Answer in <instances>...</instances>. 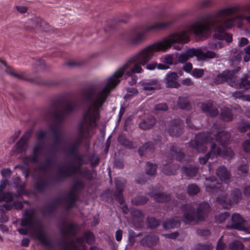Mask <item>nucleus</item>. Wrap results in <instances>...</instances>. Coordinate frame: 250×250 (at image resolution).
<instances>
[{
	"mask_svg": "<svg viewBox=\"0 0 250 250\" xmlns=\"http://www.w3.org/2000/svg\"><path fill=\"white\" fill-rule=\"evenodd\" d=\"M202 109L207 115L213 117L217 115L219 113L217 108L213 107L212 104L210 103L202 104Z\"/></svg>",
	"mask_w": 250,
	"mask_h": 250,
	"instance_id": "a211bd4d",
	"label": "nucleus"
},
{
	"mask_svg": "<svg viewBox=\"0 0 250 250\" xmlns=\"http://www.w3.org/2000/svg\"><path fill=\"white\" fill-rule=\"evenodd\" d=\"M84 236L87 243L91 244L94 242V237L93 234L91 232L89 231L85 232Z\"/></svg>",
	"mask_w": 250,
	"mask_h": 250,
	"instance_id": "ea45409f",
	"label": "nucleus"
},
{
	"mask_svg": "<svg viewBox=\"0 0 250 250\" xmlns=\"http://www.w3.org/2000/svg\"><path fill=\"white\" fill-rule=\"evenodd\" d=\"M13 199V195L9 192L0 193V201H4L6 202H10Z\"/></svg>",
	"mask_w": 250,
	"mask_h": 250,
	"instance_id": "f704fd0d",
	"label": "nucleus"
},
{
	"mask_svg": "<svg viewBox=\"0 0 250 250\" xmlns=\"http://www.w3.org/2000/svg\"><path fill=\"white\" fill-rule=\"evenodd\" d=\"M221 118L225 121H230L232 120V115L229 109L225 108L222 109L221 113Z\"/></svg>",
	"mask_w": 250,
	"mask_h": 250,
	"instance_id": "cd10ccee",
	"label": "nucleus"
},
{
	"mask_svg": "<svg viewBox=\"0 0 250 250\" xmlns=\"http://www.w3.org/2000/svg\"><path fill=\"white\" fill-rule=\"evenodd\" d=\"M75 108V105L73 103L68 102L65 103L62 109L61 114L63 115L67 114L73 111Z\"/></svg>",
	"mask_w": 250,
	"mask_h": 250,
	"instance_id": "c85d7f7f",
	"label": "nucleus"
},
{
	"mask_svg": "<svg viewBox=\"0 0 250 250\" xmlns=\"http://www.w3.org/2000/svg\"><path fill=\"white\" fill-rule=\"evenodd\" d=\"M16 8L17 11L21 13H25L27 11V7L24 6H17Z\"/></svg>",
	"mask_w": 250,
	"mask_h": 250,
	"instance_id": "e2e57ef3",
	"label": "nucleus"
},
{
	"mask_svg": "<svg viewBox=\"0 0 250 250\" xmlns=\"http://www.w3.org/2000/svg\"><path fill=\"white\" fill-rule=\"evenodd\" d=\"M192 68V64L189 62L186 63L183 65V69L187 72H190Z\"/></svg>",
	"mask_w": 250,
	"mask_h": 250,
	"instance_id": "052dcab7",
	"label": "nucleus"
},
{
	"mask_svg": "<svg viewBox=\"0 0 250 250\" xmlns=\"http://www.w3.org/2000/svg\"><path fill=\"white\" fill-rule=\"evenodd\" d=\"M31 135V131L26 132L21 138L20 140L16 144V148L18 152L25 151L27 148V142Z\"/></svg>",
	"mask_w": 250,
	"mask_h": 250,
	"instance_id": "f8f14e48",
	"label": "nucleus"
},
{
	"mask_svg": "<svg viewBox=\"0 0 250 250\" xmlns=\"http://www.w3.org/2000/svg\"><path fill=\"white\" fill-rule=\"evenodd\" d=\"M0 64L3 65L6 68V73L10 75V76L16 77L19 79H22L23 78V76L22 74H20L18 73L16 71L13 70L11 68H9L8 67H7V64L4 62L0 60ZM0 66H1L0 65Z\"/></svg>",
	"mask_w": 250,
	"mask_h": 250,
	"instance_id": "5701e85b",
	"label": "nucleus"
},
{
	"mask_svg": "<svg viewBox=\"0 0 250 250\" xmlns=\"http://www.w3.org/2000/svg\"><path fill=\"white\" fill-rule=\"evenodd\" d=\"M244 150L247 152H250V141L249 140L245 141L243 145Z\"/></svg>",
	"mask_w": 250,
	"mask_h": 250,
	"instance_id": "5fc2aeb1",
	"label": "nucleus"
},
{
	"mask_svg": "<svg viewBox=\"0 0 250 250\" xmlns=\"http://www.w3.org/2000/svg\"><path fill=\"white\" fill-rule=\"evenodd\" d=\"M181 122L179 120L173 121L169 125L168 132L171 136H178L182 133Z\"/></svg>",
	"mask_w": 250,
	"mask_h": 250,
	"instance_id": "2eb2a0df",
	"label": "nucleus"
},
{
	"mask_svg": "<svg viewBox=\"0 0 250 250\" xmlns=\"http://www.w3.org/2000/svg\"><path fill=\"white\" fill-rule=\"evenodd\" d=\"M175 21L174 19H168L146 25L143 31H135L132 33L127 39V44L129 46L138 45L146 39V34L147 32L168 28L172 26Z\"/></svg>",
	"mask_w": 250,
	"mask_h": 250,
	"instance_id": "20e7f679",
	"label": "nucleus"
},
{
	"mask_svg": "<svg viewBox=\"0 0 250 250\" xmlns=\"http://www.w3.org/2000/svg\"><path fill=\"white\" fill-rule=\"evenodd\" d=\"M43 148L42 146L38 145L36 146L33 150V155L30 158V161L32 162H35L37 161L39 156L42 153Z\"/></svg>",
	"mask_w": 250,
	"mask_h": 250,
	"instance_id": "393cba45",
	"label": "nucleus"
},
{
	"mask_svg": "<svg viewBox=\"0 0 250 250\" xmlns=\"http://www.w3.org/2000/svg\"><path fill=\"white\" fill-rule=\"evenodd\" d=\"M159 241L158 237L155 235H151L143 238L140 243L142 245L151 247L156 245Z\"/></svg>",
	"mask_w": 250,
	"mask_h": 250,
	"instance_id": "aec40b11",
	"label": "nucleus"
},
{
	"mask_svg": "<svg viewBox=\"0 0 250 250\" xmlns=\"http://www.w3.org/2000/svg\"><path fill=\"white\" fill-rule=\"evenodd\" d=\"M209 46L211 49H218L223 47L222 43L220 41H214L208 43Z\"/></svg>",
	"mask_w": 250,
	"mask_h": 250,
	"instance_id": "79ce46f5",
	"label": "nucleus"
},
{
	"mask_svg": "<svg viewBox=\"0 0 250 250\" xmlns=\"http://www.w3.org/2000/svg\"><path fill=\"white\" fill-rule=\"evenodd\" d=\"M228 217V213L226 212H225L216 216L215 217V221L218 223H221L224 222Z\"/></svg>",
	"mask_w": 250,
	"mask_h": 250,
	"instance_id": "4c0bfd02",
	"label": "nucleus"
},
{
	"mask_svg": "<svg viewBox=\"0 0 250 250\" xmlns=\"http://www.w3.org/2000/svg\"><path fill=\"white\" fill-rule=\"evenodd\" d=\"M156 110L165 111L167 109V106L165 103L158 104L155 106Z\"/></svg>",
	"mask_w": 250,
	"mask_h": 250,
	"instance_id": "09e8293b",
	"label": "nucleus"
},
{
	"mask_svg": "<svg viewBox=\"0 0 250 250\" xmlns=\"http://www.w3.org/2000/svg\"><path fill=\"white\" fill-rule=\"evenodd\" d=\"M182 99H180L178 102V105L181 109H187L188 108L189 104L187 102L184 101L183 103L182 102Z\"/></svg>",
	"mask_w": 250,
	"mask_h": 250,
	"instance_id": "603ef678",
	"label": "nucleus"
},
{
	"mask_svg": "<svg viewBox=\"0 0 250 250\" xmlns=\"http://www.w3.org/2000/svg\"><path fill=\"white\" fill-rule=\"evenodd\" d=\"M216 174L221 181L225 183H228L229 181L230 174L225 167H219L216 170Z\"/></svg>",
	"mask_w": 250,
	"mask_h": 250,
	"instance_id": "412c9836",
	"label": "nucleus"
},
{
	"mask_svg": "<svg viewBox=\"0 0 250 250\" xmlns=\"http://www.w3.org/2000/svg\"><path fill=\"white\" fill-rule=\"evenodd\" d=\"M12 174V171L9 168L3 169L1 171V174L3 177H10Z\"/></svg>",
	"mask_w": 250,
	"mask_h": 250,
	"instance_id": "8fccbe9b",
	"label": "nucleus"
},
{
	"mask_svg": "<svg viewBox=\"0 0 250 250\" xmlns=\"http://www.w3.org/2000/svg\"><path fill=\"white\" fill-rule=\"evenodd\" d=\"M23 206L22 203L20 201H17L13 203V207L16 209H21Z\"/></svg>",
	"mask_w": 250,
	"mask_h": 250,
	"instance_id": "69168bd1",
	"label": "nucleus"
},
{
	"mask_svg": "<svg viewBox=\"0 0 250 250\" xmlns=\"http://www.w3.org/2000/svg\"><path fill=\"white\" fill-rule=\"evenodd\" d=\"M180 220L177 218L169 220L165 222L163 224L164 228L166 229H169L178 227L180 226Z\"/></svg>",
	"mask_w": 250,
	"mask_h": 250,
	"instance_id": "4be33fe9",
	"label": "nucleus"
},
{
	"mask_svg": "<svg viewBox=\"0 0 250 250\" xmlns=\"http://www.w3.org/2000/svg\"><path fill=\"white\" fill-rule=\"evenodd\" d=\"M237 94H240V92H234L233 93V96L235 98L240 99L244 101H249L250 102V95H243L242 96H237Z\"/></svg>",
	"mask_w": 250,
	"mask_h": 250,
	"instance_id": "37998d69",
	"label": "nucleus"
},
{
	"mask_svg": "<svg viewBox=\"0 0 250 250\" xmlns=\"http://www.w3.org/2000/svg\"><path fill=\"white\" fill-rule=\"evenodd\" d=\"M8 184V181L6 179L0 181V193H1L6 186Z\"/></svg>",
	"mask_w": 250,
	"mask_h": 250,
	"instance_id": "13d9d810",
	"label": "nucleus"
},
{
	"mask_svg": "<svg viewBox=\"0 0 250 250\" xmlns=\"http://www.w3.org/2000/svg\"><path fill=\"white\" fill-rule=\"evenodd\" d=\"M249 43L248 40L246 38H242L239 42V46L243 47Z\"/></svg>",
	"mask_w": 250,
	"mask_h": 250,
	"instance_id": "0e129e2a",
	"label": "nucleus"
},
{
	"mask_svg": "<svg viewBox=\"0 0 250 250\" xmlns=\"http://www.w3.org/2000/svg\"><path fill=\"white\" fill-rule=\"evenodd\" d=\"M230 250H244L243 245L239 241H234L229 244Z\"/></svg>",
	"mask_w": 250,
	"mask_h": 250,
	"instance_id": "c9c22d12",
	"label": "nucleus"
},
{
	"mask_svg": "<svg viewBox=\"0 0 250 250\" xmlns=\"http://www.w3.org/2000/svg\"><path fill=\"white\" fill-rule=\"evenodd\" d=\"M230 138L229 134L220 131L219 129L213 127L211 132L200 133L196 135L195 145L193 147L199 152H204L208 147H210L209 152L203 157L199 158L201 164H205L209 158H213L220 156L225 158L230 159L234 156V153L231 149L228 148L223 151L214 144V142L224 147L228 143Z\"/></svg>",
	"mask_w": 250,
	"mask_h": 250,
	"instance_id": "7ed1b4c3",
	"label": "nucleus"
},
{
	"mask_svg": "<svg viewBox=\"0 0 250 250\" xmlns=\"http://www.w3.org/2000/svg\"><path fill=\"white\" fill-rule=\"evenodd\" d=\"M239 130L241 132H245L248 129H250V124L248 123H245L242 126H239L238 127Z\"/></svg>",
	"mask_w": 250,
	"mask_h": 250,
	"instance_id": "4d7b16f0",
	"label": "nucleus"
},
{
	"mask_svg": "<svg viewBox=\"0 0 250 250\" xmlns=\"http://www.w3.org/2000/svg\"><path fill=\"white\" fill-rule=\"evenodd\" d=\"M66 250H87L83 239L79 238L76 241H72L69 243L66 247Z\"/></svg>",
	"mask_w": 250,
	"mask_h": 250,
	"instance_id": "4468645a",
	"label": "nucleus"
},
{
	"mask_svg": "<svg viewBox=\"0 0 250 250\" xmlns=\"http://www.w3.org/2000/svg\"><path fill=\"white\" fill-rule=\"evenodd\" d=\"M242 57V52L240 51H236L230 61V65L232 66L238 65L241 61Z\"/></svg>",
	"mask_w": 250,
	"mask_h": 250,
	"instance_id": "a878e982",
	"label": "nucleus"
},
{
	"mask_svg": "<svg viewBox=\"0 0 250 250\" xmlns=\"http://www.w3.org/2000/svg\"><path fill=\"white\" fill-rule=\"evenodd\" d=\"M189 41L188 32L182 31L169 34L162 40L147 46L131 56L127 62L106 80L104 87L100 91H91L87 97L89 106L84 112L83 120L79 127V136L81 138L89 136L90 127L96 126L99 119V112L111 91L113 89L125 75V78L132 74L144 72L142 66L146 65L148 70H153L157 67L156 62H148L155 53L166 52L175 43L185 44Z\"/></svg>",
	"mask_w": 250,
	"mask_h": 250,
	"instance_id": "f257e3e1",
	"label": "nucleus"
},
{
	"mask_svg": "<svg viewBox=\"0 0 250 250\" xmlns=\"http://www.w3.org/2000/svg\"><path fill=\"white\" fill-rule=\"evenodd\" d=\"M184 211L183 221L188 223L193 221H201L207 216L209 211V206L207 203H202L200 204L196 212V218L193 208L189 205H185L182 207Z\"/></svg>",
	"mask_w": 250,
	"mask_h": 250,
	"instance_id": "39448f33",
	"label": "nucleus"
},
{
	"mask_svg": "<svg viewBox=\"0 0 250 250\" xmlns=\"http://www.w3.org/2000/svg\"><path fill=\"white\" fill-rule=\"evenodd\" d=\"M155 123V119L151 117L141 122L139 124V126L142 129H147L152 127L154 125Z\"/></svg>",
	"mask_w": 250,
	"mask_h": 250,
	"instance_id": "b1692460",
	"label": "nucleus"
},
{
	"mask_svg": "<svg viewBox=\"0 0 250 250\" xmlns=\"http://www.w3.org/2000/svg\"><path fill=\"white\" fill-rule=\"evenodd\" d=\"M189 59L187 53L185 52L181 54L178 56V61L180 62L184 63L185 62Z\"/></svg>",
	"mask_w": 250,
	"mask_h": 250,
	"instance_id": "de8ad7c7",
	"label": "nucleus"
},
{
	"mask_svg": "<svg viewBox=\"0 0 250 250\" xmlns=\"http://www.w3.org/2000/svg\"><path fill=\"white\" fill-rule=\"evenodd\" d=\"M32 236L39 240L43 245H49V241L44 231L41 229H35L31 234Z\"/></svg>",
	"mask_w": 250,
	"mask_h": 250,
	"instance_id": "dca6fc26",
	"label": "nucleus"
},
{
	"mask_svg": "<svg viewBox=\"0 0 250 250\" xmlns=\"http://www.w3.org/2000/svg\"><path fill=\"white\" fill-rule=\"evenodd\" d=\"M213 0H200L199 3L201 7H208L212 3Z\"/></svg>",
	"mask_w": 250,
	"mask_h": 250,
	"instance_id": "a18cd8bd",
	"label": "nucleus"
},
{
	"mask_svg": "<svg viewBox=\"0 0 250 250\" xmlns=\"http://www.w3.org/2000/svg\"><path fill=\"white\" fill-rule=\"evenodd\" d=\"M115 182L117 190L118 192H122L125 183V179L121 178H117L115 179Z\"/></svg>",
	"mask_w": 250,
	"mask_h": 250,
	"instance_id": "2f4dec72",
	"label": "nucleus"
},
{
	"mask_svg": "<svg viewBox=\"0 0 250 250\" xmlns=\"http://www.w3.org/2000/svg\"><path fill=\"white\" fill-rule=\"evenodd\" d=\"M21 225L22 226H27L28 228H35L36 223L34 215L32 211H25L24 214V217L21 222Z\"/></svg>",
	"mask_w": 250,
	"mask_h": 250,
	"instance_id": "9b49d317",
	"label": "nucleus"
},
{
	"mask_svg": "<svg viewBox=\"0 0 250 250\" xmlns=\"http://www.w3.org/2000/svg\"><path fill=\"white\" fill-rule=\"evenodd\" d=\"M122 238V231L120 229L117 230L116 232V239L117 241H120Z\"/></svg>",
	"mask_w": 250,
	"mask_h": 250,
	"instance_id": "338daca9",
	"label": "nucleus"
},
{
	"mask_svg": "<svg viewBox=\"0 0 250 250\" xmlns=\"http://www.w3.org/2000/svg\"><path fill=\"white\" fill-rule=\"evenodd\" d=\"M200 191L199 188L195 184H191L188 186V192L189 195H194Z\"/></svg>",
	"mask_w": 250,
	"mask_h": 250,
	"instance_id": "72a5a7b5",
	"label": "nucleus"
},
{
	"mask_svg": "<svg viewBox=\"0 0 250 250\" xmlns=\"http://www.w3.org/2000/svg\"><path fill=\"white\" fill-rule=\"evenodd\" d=\"M205 70L203 69H194L191 73V75L196 78H200L204 74Z\"/></svg>",
	"mask_w": 250,
	"mask_h": 250,
	"instance_id": "e433bc0d",
	"label": "nucleus"
},
{
	"mask_svg": "<svg viewBox=\"0 0 250 250\" xmlns=\"http://www.w3.org/2000/svg\"><path fill=\"white\" fill-rule=\"evenodd\" d=\"M245 55L244 57V60L247 62L250 60V45L247 46L244 49Z\"/></svg>",
	"mask_w": 250,
	"mask_h": 250,
	"instance_id": "49530a36",
	"label": "nucleus"
},
{
	"mask_svg": "<svg viewBox=\"0 0 250 250\" xmlns=\"http://www.w3.org/2000/svg\"><path fill=\"white\" fill-rule=\"evenodd\" d=\"M238 170L243 174L247 173L248 172V167L247 164H244L238 167Z\"/></svg>",
	"mask_w": 250,
	"mask_h": 250,
	"instance_id": "864d4df0",
	"label": "nucleus"
},
{
	"mask_svg": "<svg viewBox=\"0 0 250 250\" xmlns=\"http://www.w3.org/2000/svg\"><path fill=\"white\" fill-rule=\"evenodd\" d=\"M146 199L144 197H139L132 200V202L134 204L136 205H140L145 204L146 202Z\"/></svg>",
	"mask_w": 250,
	"mask_h": 250,
	"instance_id": "c03bdc74",
	"label": "nucleus"
},
{
	"mask_svg": "<svg viewBox=\"0 0 250 250\" xmlns=\"http://www.w3.org/2000/svg\"><path fill=\"white\" fill-rule=\"evenodd\" d=\"M147 224L149 228L152 229L157 227L159 225V223L155 218L150 217L147 219Z\"/></svg>",
	"mask_w": 250,
	"mask_h": 250,
	"instance_id": "58836bf2",
	"label": "nucleus"
},
{
	"mask_svg": "<svg viewBox=\"0 0 250 250\" xmlns=\"http://www.w3.org/2000/svg\"><path fill=\"white\" fill-rule=\"evenodd\" d=\"M204 184L206 191L210 193L217 192L221 187V183L217 181L214 177L206 178Z\"/></svg>",
	"mask_w": 250,
	"mask_h": 250,
	"instance_id": "9d476101",
	"label": "nucleus"
},
{
	"mask_svg": "<svg viewBox=\"0 0 250 250\" xmlns=\"http://www.w3.org/2000/svg\"><path fill=\"white\" fill-rule=\"evenodd\" d=\"M240 70L239 66H237L235 70H225L216 76L215 83H221L224 82H227L231 86V83H233L234 79H236V73Z\"/></svg>",
	"mask_w": 250,
	"mask_h": 250,
	"instance_id": "0eeeda50",
	"label": "nucleus"
},
{
	"mask_svg": "<svg viewBox=\"0 0 250 250\" xmlns=\"http://www.w3.org/2000/svg\"><path fill=\"white\" fill-rule=\"evenodd\" d=\"M186 53L189 59L196 56L198 60H205L216 57V54L214 52L209 50L204 52L201 49H190L186 51Z\"/></svg>",
	"mask_w": 250,
	"mask_h": 250,
	"instance_id": "6e6552de",
	"label": "nucleus"
},
{
	"mask_svg": "<svg viewBox=\"0 0 250 250\" xmlns=\"http://www.w3.org/2000/svg\"><path fill=\"white\" fill-rule=\"evenodd\" d=\"M213 247L210 244L203 245L201 244H198L195 248V250H211Z\"/></svg>",
	"mask_w": 250,
	"mask_h": 250,
	"instance_id": "a19ab883",
	"label": "nucleus"
},
{
	"mask_svg": "<svg viewBox=\"0 0 250 250\" xmlns=\"http://www.w3.org/2000/svg\"><path fill=\"white\" fill-rule=\"evenodd\" d=\"M146 168L147 174L153 175L156 173L157 166L155 164L147 163Z\"/></svg>",
	"mask_w": 250,
	"mask_h": 250,
	"instance_id": "473e14b6",
	"label": "nucleus"
},
{
	"mask_svg": "<svg viewBox=\"0 0 250 250\" xmlns=\"http://www.w3.org/2000/svg\"><path fill=\"white\" fill-rule=\"evenodd\" d=\"M150 196L153 197L156 201L158 202H163L168 201L169 199V196L166 194L158 193L153 194L152 193L150 194Z\"/></svg>",
	"mask_w": 250,
	"mask_h": 250,
	"instance_id": "bb28decb",
	"label": "nucleus"
},
{
	"mask_svg": "<svg viewBox=\"0 0 250 250\" xmlns=\"http://www.w3.org/2000/svg\"><path fill=\"white\" fill-rule=\"evenodd\" d=\"M244 193L246 196H250V185H249L244 188Z\"/></svg>",
	"mask_w": 250,
	"mask_h": 250,
	"instance_id": "774afa93",
	"label": "nucleus"
},
{
	"mask_svg": "<svg viewBox=\"0 0 250 250\" xmlns=\"http://www.w3.org/2000/svg\"><path fill=\"white\" fill-rule=\"evenodd\" d=\"M178 78L177 74L175 72L168 73L166 77V86L167 87L177 88L180 86L177 80Z\"/></svg>",
	"mask_w": 250,
	"mask_h": 250,
	"instance_id": "ddd939ff",
	"label": "nucleus"
},
{
	"mask_svg": "<svg viewBox=\"0 0 250 250\" xmlns=\"http://www.w3.org/2000/svg\"><path fill=\"white\" fill-rule=\"evenodd\" d=\"M241 192L238 189H234L231 194V199H228L226 194H222L217 198V201L225 208H229L232 205L237 203L241 199Z\"/></svg>",
	"mask_w": 250,
	"mask_h": 250,
	"instance_id": "423d86ee",
	"label": "nucleus"
},
{
	"mask_svg": "<svg viewBox=\"0 0 250 250\" xmlns=\"http://www.w3.org/2000/svg\"><path fill=\"white\" fill-rule=\"evenodd\" d=\"M231 86L236 88L247 89L250 87V82L246 77L240 80L236 77L233 83H231Z\"/></svg>",
	"mask_w": 250,
	"mask_h": 250,
	"instance_id": "f3484780",
	"label": "nucleus"
},
{
	"mask_svg": "<svg viewBox=\"0 0 250 250\" xmlns=\"http://www.w3.org/2000/svg\"><path fill=\"white\" fill-rule=\"evenodd\" d=\"M231 223L232 228L250 233V224L246 223L239 214L234 213L232 215Z\"/></svg>",
	"mask_w": 250,
	"mask_h": 250,
	"instance_id": "1a4fd4ad",
	"label": "nucleus"
},
{
	"mask_svg": "<svg viewBox=\"0 0 250 250\" xmlns=\"http://www.w3.org/2000/svg\"><path fill=\"white\" fill-rule=\"evenodd\" d=\"M118 141L121 145L126 147L131 148L134 147L133 143L131 142H130L128 140H127L123 135L119 136L118 138Z\"/></svg>",
	"mask_w": 250,
	"mask_h": 250,
	"instance_id": "c756f323",
	"label": "nucleus"
},
{
	"mask_svg": "<svg viewBox=\"0 0 250 250\" xmlns=\"http://www.w3.org/2000/svg\"><path fill=\"white\" fill-rule=\"evenodd\" d=\"M164 62L167 64H172L173 62V58L172 55H167L165 56Z\"/></svg>",
	"mask_w": 250,
	"mask_h": 250,
	"instance_id": "3c124183",
	"label": "nucleus"
},
{
	"mask_svg": "<svg viewBox=\"0 0 250 250\" xmlns=\"http://www.w3.org/2000/svg\"><path fill=\"white\" fill-rule=\"evenodd\" d=\"M173 148H174L173 147H172V148H171L172 151L173 152V155H175V157H176L177 159H178L179 161H182V158L184 156L183 153L182 152H179L177 153H175L173 149Z\"/></svg>",
	"mask_w": 250,
	"mask_h": 250,
	"instance_id": "680f3d73",
	"label": "nucleus"
},
{
	"mask_svg": "<svg viewBox=\"0 0 250 250\" xmlns=\"http://www.w3.org/2000/svg\"><path fill=\"white\" fill-rule=\"evenodd\" d=\"M28 23L33 28L40 27L44 31L46 30L47 27L48 26V25L45 21L38 18L29 20Z\"/></svg>",
	"mask_w": 250,
	"mask_h": 250,
	"instance_id": "6ab92c4d",
	"label": "nucleus"
},
{
	"mask_svg": "<svg viewBox=\"0 0 250 250\" xmlns=\"http://www.w3.org/2000/svg\"><path fill=\"white\" fill-rule=\"evenodd\" d=\"M222 239V236L220 238L218 242L216 250H223L226 247L225 244L223 243Z\"/></svg>",
	"mask_w": 250,
	"mask_h": 250,
	"instance_id": "6e6d98bb",
	"label": "nucleus"
},
{
	"mask_svg": "<svg viewBox=\"0 0 250 250\" xmlns=\"http://www.w3.org/2000/svg\"><path fill=\"white\" fill-rule=\"evenodd\" d=\"M240 8L241 6L239 4L219 8L213 14V17L216 19H210L204 22L195 23L191 26L190 29L195 35L200 38L208 37L213 30L215 32L218 33L214 35V38L230 42L232 41V36L226 33L225 30L232 27H227L224 26L223 22L236 15Z\"/></svg>",
	"mask_w": 250,
	"mask_h": 250,
	"instance_id": "f03ea898",
	"label": "nucleus"
},
{
	"mask_svg": "<svg viewBox=\"0 0 250 250\" xmlns=\"http://www.w3.org/2000/svg\"><path fill=\"white\" fill-rule=\"evenodd\" d=\"M182 83L183 85L186 86H192L193 85L194 83L192 81L191 79L190 78H186L184 79Z\"/></svg>",
	"mask_w": 250,
	"mask_h": 250,
	"instance_id": "bf43d9fd",
	"label": "nucleus"
},
{
	"mask_svg": "<svg viewBox=\"0 0 250 250\" xmlns=\"http://www.w3.org/2000/svg\"><path fill=\"white\" fill-rule=\"evenodd\" d=\"M183 172L187 176L190 177L194 176L197 172V168L195 167H184L183 169Z\"/></svg>",
	"mask_w": 250,
	"mask_h": 250,
	"instance_id": "7c9ffc66",
	"label": "nucleus"
}]
</instances>
